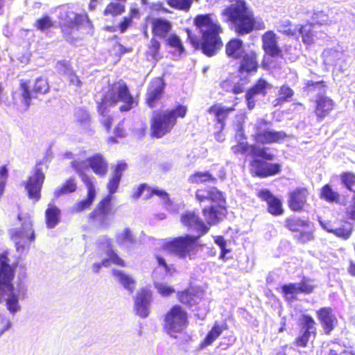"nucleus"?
Returning a JSON list of instances; mask_svg holds the SVG:
<instances>
[{"label":"nucleus","mask_w":355,"mask_h":355,"mask_svg":"<svg viewBox=\"0 0 355 355\" xmlns=\"http://www.w3.org/2000/svg\"><path fill=\"white\" fill-rule=\"evenodd\" d=\"M227 329L226 323L220 324L218 322L216 321L210 330L207 332L205 338L200 344V348H205L211 345L223 332L224 330Z\"/></svg>","instance_id":"e433bc0d"},{"label":"nucleus","mask_w":355,"mask_h":355,"mask_svg":"<svg viewBox=\"0 0 355 355\" xmlns=\"http://www.w3.org/2000/svg\"><path fill=\"white\" fill-rule=\"evenodd\" d=\"M189 324V313L181 304L173 305L164 314L163 329L171 337L176 338Z\"/></svg>","instance_id":"6e6552de"},{"label":"nucleus","mask_w":355,"mask_h":355,"mask_svg":"<svg viewBox=\"0 0 355 355\" xmlns=\"http://www.w3.org/2000/svg\"><path fill=\"white\" fill-rule=\"evenodd\" d=\"M254 137L257 142L265 144L280 142L286 137V135L283 132L266 130L257 132Z\"/></svg>","instance_id":"2f4dec72"},{"label":"nucleus","mask_w":355,"mask_h":355,"mask_svg":"<svg viewBox=\"0 0 355 355\" xmlns=\"http://www.w3.org/2000/svg\"><path fill=\"white\" fill-rule=\"evenodd\" d=\"M298 35L302 37V41L305 44H310L315 42L311 25L301 26L298 31Z\"/></svg>","instance_id":"603ef678"},{"label":"nucleus","mask_w":355,"mask_h":355,"mask_svg":"<svg viewBox=\"0 0 355 355\" xmlns=\"http://www.w3.org/2000/svg\"><path fill=\"white\" fill-rule=\"evenodd\" d=\"M188 181L191 184L199 185L215 182L216 178L209 171H196L189 175Z\"/></svg>","instance_id":"4c0bfd02"},{"label":"nucleus","mask_w":355,"mask_h":355,"mask_svg":"<svg viewBox=\"0 0 355 355\" xmlns=\"http://www.w3.org/2000/svg\"><path fill=\"white\" fill-rule=\"evenodd\" d=\"M73 17L68 15L64 21L58 24L62 37L66 42L76 45L79 40L77 32L85 24H92L87 13L72 12Z\"/></svg>","instance_id":"9d476101"},{"label":"nucleus","mask_w":355,"mask_h":355,"mask_svg":"<svg viewBox=\"0 0 355 355\" xmlns=\"http://www.w3.org/2000/svg\"><path fill=\"white\" fill-rule=\"evenodd\" d=\"M78 173L87 187V197L85 199L77 202L73 209L76 212H81L89 209L93 205L96 197V191L92 179L87 175L80 171H78Z\"/></svg>","instance_id":"aec40b11"},{"label":"nucleus","mask_w":355,"mask_h":355,"mask_svg":"<svg viewBox=\"0 0 355 355\" xmlns=\"http://www.w3.org/2000/svg\"><path fill=\"white\" fill-rule=\"evenodd\" d=\"M112 273L114 277L118 279V281L125 289L128 290L130 293L133 292L136 282L131 275L116 269L112 270Z\"/></svg>","instance_id":"58836bf2"},{"label":"nucleus","mask_w":355,"mask_h":355,"mask_svg":"<svg viewBox=\"0 0 355 355\" xmlns=\"http://www.w3.org/2000/svg\"><path fill=\"white\" fill-rule=\"evenodd\" d=\"M342 184L348 190L354 191L355 187V174L352 172L343 173L340 176Z\"/></svg>","instance_id":"5fc2aeb1"},{"label":"nucleus","mask_w":355,"mask_h":355,"mask_svg":"<svg viewBox=\"0 0 355 355\" xmlns=\"http://www.w3.org/2000/svg\"><path fill=\"white\" fill-rule=\"evenodd\" d=\"M152 292L146 288H142L137 293L135 303L150 304Z\"/></svg>","instance_id":"864d4df0"},{"label":"nucleus","mask_w":355,"mask_h":355,"mask_svg":"<svg viewBox=\"0 0 355 355\" xmlns=\"http://www.w3.org/2000/svg\"><path fill=\"white\" fill-rule=\"evenodd\" d=\"M315 103V113L320 121L329 115L334 105V101L331 98L324 96L318 97Z\"/></svg>","instance_id":"c9c22d12"},{"label":"nucleus","mask_w":355,"mask_h":355,"mask_svg":"<svg viewBox=\"0 0 355 355\" xmlns=\"http://www.w3.org/2000/svg\"><path fill=\"white\" fill-rule=\"evenodd\" d=\"M42 164V161L36 163L31 175L24 183L28 198L34 202H38L41 199V191L46 178L45 173L41 167Z\"/></svg>","instance_id":"ddd939ff"},{"label":"nucleus","mask_w":355,"mask_h":355,"mask_svg":"<svg viewBox=\"0 0 355 355\" xmlns=\"http://www.w3.org/2000/svg\"><path fill=\"white\" fill-rule=\"evenodd\" d=\"M104 94L112 105L123 103L119 108L121 112H129L139 105L138 99L132 96L128 85L122 80L108 84Z\"/></svg>","instance_id":"423d86ee"},{"label":"nucleus","mask_w":355,"mask_h":355,"mask_svg":"<svg viewBox=\"0 0 355 355\" xmlns=\"http://www.w3.org/2000/svg\"><path fill=\"white\" fill-rule=\"evenodd\" d=\"M114 135L120 139L124 138L126 136L123 120L119 122L115 126L114 129Z\"/></svg>","instance_id":"774afa93"},{"label":"nucleus","mask_w":355,"mask_h":355,"mask_svg":"<svg viewBox=\"0 0 355 355\" xmlns=\"http://www.w3.org/2000/svg\"><path fill=\"white\" fill-rule=\"evenodd\" d=\"M269 87V84L263 78H259L255 84L247 90L245 98L247 102V106L249 110H252L255 106L254 97L257 95L266 96V89Z\"/></svg>","instance_id":"393cba45"},{"label":"nucleus","mask_w":355,"mask_h":355,"mask_svg":"<svg viewBox=\"0 0 355 355\" xmlns=\"http://www.w3.org/2000/svg\"><path fill=\"white\" fill-rule=\"evenodd\" d=\"M315 321L309 315H303L302 318V334L296 340L298 346L305 347L308 341L315 335Z\"/></svg>","instance_id":"a878e982"},{"label":"nucleus","mask_w":355,"mask_h":355,"mask_svg":"<svg viewBox=\"0 0 355 355\" xmlns=\"http://www.w3.org/2000/svg\"><path fill=\"white\" fill-rule=\"evenodd\" d=\"M258 56V53L254 50L245 52L240 58L239 73L243 74L257 72L259 67Z\"/></svg>","instance_id":"5701e85b"},{"label":"nucleus","mask_w":355,"mask_h":355,"mask_svg":"<svg viewBox=\"0 0 355 355\" xmlns=\"http://www.w3.org/2000/svg\"><path fill=\"white\" fill-rule=\"evenodd\" d=\"M187 110V107L181 104L164 111L154 110L150 119V137L160 139L169 134L175 126L178 118H184Z\"/></svg>","instance_id":"39448f33"},{"label":"nucleus","mask_w":355,"mask_h":355,"mask_svg":"<svg viewBox=\"0 0 355 355\" xmlns=\"http://www.w3.org/2000/svg\"><path fill=\"white\" fill-rule=\"evenodd\" d=\"M128 168V164L123 161H119L115 165L111 177L109 178L107 183V189L108 194L110 197H112L119 188L123 173Z\"/></svg>","instance_id":"bb28decb"},{"label":"nucleus","mask_w":355,"mask_h":355,"mask_svg":"<svg viewBox=\"0 0 355 355\" xmlns=\"http://www.w3.org/2000/svg\"><path fill=\"white\" fill-rule=\"evenodd\" d=\"M262 157H253L250 162V173L253 177L265 178L278 174L281 171V166L277 163L267 162Z\"/></svg>","instance_id":"f3484780"},{"label":"nucleus","mask_w":355,"mask_h":355,"mask_svg":"<svg viewBox=\"0 0 355 355\" xmlns=\"http://www.w3.org/2000/svg\"><path fill=\"white\" fill-rule=\"evenodd\" d=\"M306 90L309 93H316L318 97L322 96L326 92V85L323 81H309L306 83Z\"/></svg>","instance_id":"de8ad7c7"},{"label":"nucleus","mask_w":355,"mask_h":355,"mask_svg":"<svg viewBox=\"0 0 355 355\" xmlns=\"http://www.w3.org/2000/svg\"><path fill=\"white\" fill-rule=\"evenodd\" d=\"M204 244L199 242L198 236L186 234L172 239L164 244V248L181 259L189 257L193 259L198 248H202Z\"/></svg>","instance_id":"0eeeda50"},{"label":"nucleus","mask_w":355,"mask_h":355,"mask_svg":"<svg viewBox=\"0 0 355 355\" xmlns=\"http://www.w3.org/2000/svg\"><path fill=\"white\" fill-rule=\"evenodd\" d=\"M116 243L119 245H121L125 243H130L132 244L135 242V239L132 230L130 228L126 227L121 234H119L116 236Z\"/></svg>","instance_id":"09e8293b"},{"label":"nucleus","mask_w":355,"mask_h":355,"mask_svg":"<svg viewBox=\"0 0 355 355\" xmlns=\"http://www.w3.org/2000/svg\"><path fill=\"white\" fill-rule=\"evenodd\" d=\"M55 69L60 75L66 76L73 68L69 61L59 60L55 64Z\"/></svg>","instance_id":"bf43d9fd"},{"label":"nucleus","mask_w":355,"mask_h":355,"mask_svg":"<svg viewBox=\"0 0 355 355\" xmlns=\"http://www.w3.org/2000/svg\"><path fill=\"white\" fill-rule=\"evenodd\" d=\"M193 25L201 34L199 40L189 28L185 32L187 39L195 49H200L208 57L215 55L223 46L220 35L223 28L217 19L213 18L211 13L197 15L193 19Z\"/></svg>","instance_id":"f257e3e1"},{"label":"nucleus","mask_w":355,"mask_h":355,"mask_svg":"<svg viewBox=\"0 0 355 355\" xmlns=\"http://www.w3.org/2000/svg\"><path fill=\"white\" fill-rule=\"evenodd\" d=\"M166 83L162 77H155L149 83L146 96L145 103L151 110L155 109L162 99L165 93Z\"/></svg>","instance_id":"dca6fc26"},{"label":"nucleus","mask_w":355,"mask_h":355,"mask_svg":"<svg viewBox=\"0 0 355 355\" xmlns=\"http://www.w3.org/2000/svg\"><path fill=\"white\" fill-rule=\"evenodd\" d=\"M318 316L327 334L330 333L337 324L338 320L330 308H322L318 311Z\"/></svg>","instance_id":"473e14b6"},{"label":"nucleus","mask_w":355,"mask_h":355,"mask_svg":"<svg viewBox=\"0 0 355 355\" xmlns=\"http://www.w3.org/2000/svg\"><path fill=\"white\" fill-rule=\"evenodd\" d=\"M20 104L25 110H28L33 98H37L40 95H44L50 90L48 80L43 77H38L35 80L33 86L31 88L30 80L21 79L19 81Z\"/></svg>","instance_id":"9b49d317"},{"label":"nucleus","mask_w":355,"mask_h":355,"mask_svg":"<svg viewBox=\"0 0 355 355\" xmlns=\"http://www.w3.org/2000/svg\"><path fill=\"white\" fill-rule=\"evenodd\" d=\"M149 306L150 304L135 303L134 309L136 314L141 318H147L150 313Z\"/></svg>","instance_id":"680f3d73"},{"label":"nucleus","mask_w":355,"mask_h":355,"mask_svg":"<svg viewBox=\"0 0 355 355\" xmlns=\"http://www.w3.org/2000/svg\"><path fill=\"white\" fill-rule=\"evenodd\" d=\"M66 76L69 81L71 85H73L76 87H80L82 85V82L80 78L76 75V72L72 69L70 72H69Z\"/></svg>","instance_id":"338daca9"},{"label":"nucleus","mask_w":355,"mask_h":355,"mask_svg":"<svg viewBox=\"0 0 355 355\" xmlns=\"http://www.w3.org/2000/svg\"><path fill=\"white\" fill-rule=\"evenodd\" d=\"M166 44L179 54L181 55L184 53L185 49L180 37L176 34H171L166 38Z\"/></svg>","instance_id":"a18cd8bd"},{"label":"nucleus","mask_w":355,"mask_h":355,"mask_svg":"<svg viewBox=\"0 0 355 355\" xmlns=\"http://www.w3.org/2000/svg\"><path fill=\"white\" fill-rule=\"evenodd\" d=\"M214 241L220 250L219 259L223 261L227 260V254L230 253L231 250L227 248V242L224 237L221 235H218L214 237Z\"/></svg>","instance_id":"8fccbe9b"},{"label":"nucleus","mask_w":355,"mask_h":355,"mask_svg":"<svg viewBox=\"0 0 355 355\" xmlns=\"http://www.w3.org/2000/svg\"><path fill=\"white\" fill-rule=\"evenodd\" d=\"M112 198L110 195H106L89 214V221L96 225L99 229H107L110 225L109 216L114 214Z\"/></svg>","instance_id":"f8f14e48"},{"label":"nucleus","mask_w":355,"mask_h":355,"mask_svg":"<svg viewBox=\"0 0 355 355\" xmlns=\"http://www.w3.org/2000/svg\"><path fill=\"white\" fill-rule=\"evenodd\" d=\"M313 21L315 24L320 25L326 24L329 21L327 15L322 11L314 13Z\"/></svg>","instance_id":"0e129e2a"},{"label":"nucleus","mask_w":355,"mask_h":355,"mask_svg":"<svg viewBox=\"0 0 355 355\" xmlns=\"http://www.w3.org/2000/svg\"><path fill=\"white\" fill-rule=\"evenodd\" d=\"M152 37L165 40L172 31V23L164 18L155 17L150 20Z\"/></svg>","instance_id":"b1692460"},{"label":"nucleus","mask_w":355,"mask_h":355,"mask_svg":"<svg viewBox=\"0 0 355 355\" xmlns=\"http://www.w3.org/2000/svg\"><path fill=\"white\" fill-rule=\"evenodd\" d=\"M17 219L21 223V227L11 229L9 231V236L19 252L29 247L30 243L35 239V234L33 229V220L29 214L19 213Z\"/></svg>","instance_id":"1a4fd4ad"},{"label":"nucleus","mask_w":355,"mask_h":355,"mask_svg":"<svg viewBox=\"0 0 355 355\" xmlns=\"http://www.w3.org/2000/svg\"><path fill=\"white\" fill-rule=\"evenodd\" d=\"M352 225L349 223H345L341 227L334 229V234L344 240H347L351 236Z\"/></svg>","instance_id":"6e6d98bb"},{"label":"nucleus","mask_w":355,"mask_h":355,"mask_svg":"<svg viewBox=\"0 0 355 355\" xmlns=\"http://www.w3.org/2000/svg\"><path fill=\"white\" fill-rule=\"evenodd\" d=\"M320 198L328 202H338L340 195L337 191L333 190L331 186L326 184L320 190Z\"/></svg>","instance_id":"37998d69"},{"label":"nucleus","mask_w":355,"mask_h":355,"mask_svg":"<svg viewBox=\"0 0 355 355\" xmlns=\"http://www.w3.org/2000/svg\"><path fill=\"white\" fill-rule=\"evenodd\" d=\"M290 231L293 232V238L300 243H305L313 240V225L309 220H290Z\"/></svg>","instance_id":"a211bd4d"},{"label":"nucleus","mask_w":355,"mask_h":355,"mask_svg":"<svg viewBox=\"0 0 355 355\" xmlns=\"http://www.w3.org/2000/svg\"><path fill=\"white\" fill-rule=\"evenodd\" d=\"M196 202L202 205L207 202L214 205L205 206L202 214L205 224L209 227L219 224L227 214V202L225 193L216 187H206L197 189L195 191Z\"/></svg>","instance_id":"7ed1b4c3"},{"label":"nucleus","mask_w":355,"mask_h":355,"mask_svg":"<svg viewBox=\"0 0 355 355\" xmlns=\"http://www.w3.org/2000/svg\"><path fill=\"white\" fill-rule=\"evenodd\" d=\"M309 193L304 188H297L290 193V209L293 211L302 210L306 203Z\"/></svg>","instance_id":"7c9ffc66"},{"label":"nucleus","mask_w":355,"mask_h":355,"mask_svg":"<svg viewBox=\"0 0 355 355\" xmlns=\"http://www.w3.org/2000/svg\"><path fill=\"white\" fill-rule=\"evenodd\" d=\"M225 52L230 58L240 59L245 53L243 41L237 37L231 38L225 44Z\"/></svg>","instance_id":"c756f323"},{"label":"nucleus","mask_w":355,"mask_h":355,"mask_svg":"<svg viewBox=\"0 0 355 355\" xmlns=\"http://www.w3.org/2000/svg\"><path fill=\"white\" fill-rule=\"evenodd\" d=\"M205 290L199 286L190 285L187 288L176 292L177 300L183 306L188 308L197 307L205 299Z\"/></svg>","instance_id":"2eb2a0df"},{"label":"nucleus","mask_w":355,"mask_h":355,"mask_svg":"<svg viewBox=\"0 0 355 355\" xmlns=\"http://www.w3.org/2000/svg\"><path fill=\"white\" fill-rule=\"evenodd\" d=\"M315 286L311 280L303 278L302 281L298 284H290V295L294 293H311Z\"/></svg>","instance_id":"a19ab883"},{"label":"nucleus","mask_w":355,"mask_h":355,"mask_svg":"<svg viewBox=\"0 0 355 355\" xmlns=\"http://www.w3.org/2000/svg\"><path fill=\"white\" fill-rule=\"evenodd\" d=\"M182 225L189 230L197 232L198 239L205 235L209 230V227L195 211H186L180 216Z\"/></svg>","instance_id":"6ab92c4d"},{"label":"nucleus","mask_w":355,"mask_h":355,"mask_svg":"<svg viewBox=\"0 0 355 355\" xmlns=\"http://www.w3.org/2000/svg\"><path fill=\"white\" fill-rule=\"evenodd\" d=\"M9 253L7 250L0 254V297L7 296L6 306L8 311L15 314L21 310L19 299L26 296V289H15L13 280L15 276L17 263L9 264ZM2 302L0 297V303Z\"/></svg>","instance_id":"20e7f679"},{"label":"nucleus","mask_w":355,"mask_h":355,"mask_svg":"<svg viewBox=\"0 0 355 355\" xmlns=\"http://www.w3.org/2000/svg\"><path fill=\"white\" fill-rule=\"evenodd\" d=\"M278 37L272 31H268L262 35V49L265 53L261 61V66L264 69L271 68V61L269 58H283L282 49L278 45Z\"/></svg>","instance_id":"4468645a"},{"label":"nucleus","mask_w":355,"mask_h":355,"mask_svg":"<svg viewBox=\"0 0 355 355\" xmlns=\"http://www.w3.org/2000/svg\"><path fill=\"white\" fill-rule=\"evenodd\" d=\"M132 51V48L131 46H124L119 42L114 43L112 46L109 50L110 55L116 58L117 60H120L121 57L128 53H130Z\"/></svg>","instance_id":"49530a36"},{"label":"nucleus","mask_w":355,"mask_h":355,"mask_svg":"<svg viewBox=\"0 0 355 355\" xmlns=\"http://www.w3.org/2000/svg\"><path fill=\"white\" fill-rule=\"evenodd\" d=\"M232 150L235 154H245L250 152V155L253 157H262L266 160H272L274 155L268 147H260L257 145H249L247 142H239L232 147Z\"/></svg>","instance_id":"412c9836"},{"label":"nucleus","mask_w":355,"mask_h":355,"mask_svg":"<svg viewBox=\"0 0 355 355\" xmlns=\"http://www.w3.org/2000/svg\"><path fill=\"white\" fill-rule=\"evenodd\" d=\"M77 190V183L74 177H71L65 180L61 187L55 189L53 196L58 198L61 196L74 193Z\"/></svg>","instance_id":"ea45409f"},{"label":"nucleus","mask_w":355,"mask_h":355,"mask_svg":"<svg viewBox=\"0 0 355 355\" xmlns=\"http://www.w3.org/2000/svg\"><path fill=\"white\" fill-rule=\"evenodd\" d=\"M257 196L267 204V211L272 216H280L284 213L282 202L268 189H263L257 193Z\"/></svg>","instance_id":"4be33fe9"},{"label":"nucleus","mask_w":355,"mask_h":355,"mask_svg":"<svg viewBox=\"0 0 355 355\" xmlns=\"http://www.w3.org/2000/svg\"><path fill=\"white\" fill-rule=\"evenodd\" d=\"M234 110V106L225 107L218 103H214L208 108L207 112L210 114H214L216 123L220 124L221 128H223L228 115Z\"/></svg>","instance_id":"72a5a7b5"},{"label":"nucleus","mask_w":355,"mask_h":355,"mask_svg":"<svg viewBox=\"0 0 355 355\" xmlns=\"http://www.w3.org/2000/svg\"><path fill=\"white\" fill-rule=\"evenodd\" d=\"M89 166L94 173L100 178H105L108 173V162L101 153H95L87 159Z\"/></svg>","instance_id":"cd10ccee"},{"label":"nucleus","mask_w":355,"mask_h":355,"mask_svg":"<svg viewBox=\"0 0 355 355\" xmlns=\"http://www.w3.org/2000/svg\"><path fill=\"white\" fill-rule=\"evenodd\" d=\"M8 178V170L6 165L0 166V199L1 198L5 187L6 185V181Z\"/></svg>","instance_id":"052dcab7"},{"label":"nucleus","mask_w":355,"mask_h":355,"mask_svg":"<svg viewBox=\"0 0 355 355\" xmlns=\"http://www.w3.org/2000/svg\"><path fill=\"white\" fill-rule=\"evenodd\" d=\"M107 255L108 256L107 259H109V264L110 263H113L115 266L125 268L126 267V263L125 261L119 257V255L115 252L113 249H110L107 252Z\"/></svg>","instance_id":"4d7b16f0"},{"label":"nucleus","mask_w":355,"mask_h":355,"mask_svg":"<svg viewBox=\"0 0 355 355\" xmlns=\"http://www.w3.org/2000/svg\"><path fill=\"white\" fill-rule=\"evenodd\" d=\"M106 96L103 94V98L100 102L97 103L96 110L98 114L101 116H105L108 113V106H114L111 103V101L106 99Z\"/></svg>","instance_id":"13d9d810"},{"label":"nucleus","mask_w":355,"mask_h":355,"mask_svg":"<svg viewBox=\"0 0 355 355\" xmlns=\"http://www.w3.org/2000/svg\"><path fill=\"white\" fill-rule=\"evenodd\" d=\"M133 22L132 16H126L122 18L119 23V29L121 33H125L132 26Z\"/></svg>","instance_id":"69168bd1"},{"label":"nucleus","mask_w":355,"mask_h":355,"mask_svg":"<svg viewBox=\"0 0 355 355\" xmlns=\"http://www.w3.org/2000/svg\"><path fill=\"white\" fill-rule=\"evenodd\" d=\"M222 15L226 17L227 22L238 35H246L266 28L263 21L257 20L253 11L244 0H234L223 10Z\"/></svg>","instance_id":"f03ea898"},{"label":"nucleus","mask_w":355,"mask_h":355,"mask_svg":"<svg viewBox=\"0 0 355 355\" xmlns=\"http://www.w3.org/2000/svg\"><path fill=\"white\" fill-rule=\"evenodd\" d=\"M167 4L178 10L189 11L193 0H166Z\"/></svg>","instance_id":"3c124183"},{"label":"nucleus","mask_w":355,"mask_h":355,"mask_svg":"<svg viewBox=\"0 0 355 355\" xmlns=\"http://www.w3.org/2000/svg\"><path fill=\"white\" fill-rule=\"evenodd\" d=\"M34 26L37 30L44 32L54 26V21L50 16L44 15L35 20Z\"/></svg>","instance_id":"c03bdc74"},{"label":"nucleus","mask_w":355,"mask_h":355,"mask_svg":"<svg viewBox=\"0 0 355 355\" xmlns=\"http://www.w3.org/2000/svg\"><path fill=\"white\" fill-rule=\"evenodd\" d=\"M155 288L163 297H168L175 293V289L172 286H168L164 284H157Z\"/></svg>","instance_id":"e2e57ef3"},{"label":"nucleus","mask_w":355,"mask_h":355,"mask_svg":"<svg viewBox=\"0 0 355 355\" xmlns=\"http://www.w3.org/2000/svg\"><path fill=\"white\" fill-rule=\"evenodd\" d=\"M125 10V8L123 4L119 2H110L103 10V14L104 16L115 17L123 14Z\"/></svg>","instance_id":"79ce46f5"},{"label":"nucleus","mask_w":355,"mask_h":355,"mask_svg":"<svg viewBox=\"0 0 355 355\" xmlns=\"http://www.w3.org/2000/svg\"><path fill=\"white\" fill-rule=\"evenodd\" d=\"M145 56L147 60L157 63L162 58L161 42L155 37H152L147 45V49L145 51Z\"/></svg>","instance_id":"f704fd0d"},{"label":"nucleus","mask_w":355,"mask_h":355,"mask_svg":"<svg viewBox=\"0 0 355 355\" xmlns=\"http://www.w3.org/2000/svg\"><path fill=\"white\" fill-rule=\"evenodd\" d=\"M44 219L48 229H53L60 223L61 210L54 202H51L47 205L44 212Z\"/></svg>","instance_id":"c85d7f7f"}]
</instances>
